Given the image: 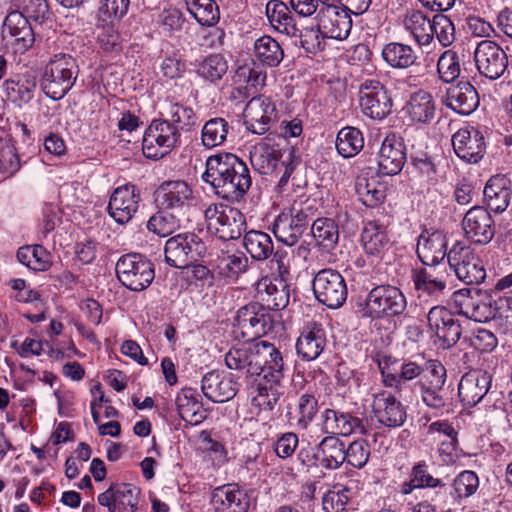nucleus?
I'll use <instances>...</instances> for the list:
<instances>
[{
  "label": "nucleus",
  "instance_id": "1",
  "mask_svg": "<svg viewBox=\"0 0 512 512\" xmlns=\"http://www.w3.org/2000/svg\"><path fill=\"white\" fill-rule=\"evenodd\" d=\"M261 374L255 380L256 394L252 401L261 410H272L283 394L281 382L288 366L283 353L272 343L260 341Z\"/></svg>",
  "mask_w": 512,
  "mask_h": 512
},
{
  "label": "nucleus",
  "instance_id": "2",
  "mask_svg": "<svg viewBox=\"0 0 512 512\" xmlns=\"http://www.w3.org/2000/svg\"><path fill=\"white\" fill-rule=\"evenodd\" d=\"M80 69L76 58L71 54H53L43 68L41 87L52 100H61L73 88Z\"/></svg>",
  "mask_w": 512,
  "mask_h": 512
},
{
  "label": "nucleus",
  "instance_id": "3",
  "mask_svg": "<svg viewBox=\"0 0 512 512\" xmlns=\"http://www.w3.org/2000/svg\"><path fill=\"white\" fill-rule=\"evenodd\" d=\"M407 311V298L400 288L391 284L373 287L362 304L359 313L371 320H392Z\"/></svg>",
  "mask_w": 512,
  "mask_h": 512
},
{
  "label": "nucleus",
  "instance_id": "4",
  "mask_svg": "<svg viewBox=\"0 0 512 512\" xmlns=\"http://www.w3.org/2000/svg\"><path fill=\"white\" fill-rule=\"evenodd\" d=\"M269 263L270 270L272 274L276 275V278L274 281L269 277L261 278L256 283V297L264 303L268 311H278L288 305L290 298L289 287L286 282L289 275L286 252L277 251Z\"/></svg>",
  "mask_w": 512,
  "mask_h": 512
},
{
  "label": "nucleus",
  "instance_id": "5",
  "mask_svg": "<svg viewBox=\"0 0 512 512\" xmlns=\"http://www.w3.org/2000/svg\"><path fill=\"white\" fill-rule=\"evenodd\" d=\"M421 379L414 384L422 401L432 409H443L451 405L452 390L446 385V368L436 359L427 360L424 364Z\"/></svg>",
  "mask_w": 512,
  "mask_h": 512
},
{
  "label": "nucleus",
  "instance_id": "6",
  "mask_svg": "<svg viewBox=\"0 0 512 512\" xmlns=\"http://www.w3.org/2000/svg\"><path fill=\"white\" fill-rule=\"evenodd\" d=\"M208 231L223 241L241 237L246 229L243 213L224 203H212L205 210Z\"/></svg>",
  "mask_w": 512,
  "mask_h": 512
},
{
  "label": "nucleus",
  "instance_id": "7",
  "mask_svg": "<svg viewBox=\"0 0 512 512\" xmlns=\"http://www.w3.org/2000/svg\"><path fill=\"white\" fill-rule=\"evenodd\" d=\"M452 305L457 314L476 322L496 319V299L487 290L460 289L452 295Z\"/></svg>",
  "mask_w": 512,
  "mask_h": 512
},
{
  "label": "nucleus",
  "instance_id": "8",
  "mask_svg": "<svg viewBox=\"0 0 512 512\" xmlns=\"http://www.w3.org/2000/svg\"><path fill=\"white\" fill-rule=\"evenodd\" d=\"M115 270L120 283L133 292L146 290L155 278L154 263L139 253L121 256Z\"/></svg>",
  "mask_w": 512,
  "mask_h": 512
},
{
  "label": "nucleus",
  "instance_id": "9",
  "mask_svg": "<svg viewBox=\"0 0 512 512\" xmlns=\"http://www.w3.org/2000/svg\"><path fill=\"white\" fill-rule=\"evenodd\" d=\"M180 140L177 127L166 119H155L146 129L142 150L148 160H160L174 149Z\"/></svg>",
  "mask_w": 512,
  "mask_h": 512
},
{
  "label": "nucleus",
  "instance_id": "10",
  "mask_svg": "<svg viewBox=\"0 0 512 512\" xmlns=\"http://www.w3.org/2000/svg\"><path fill=\"white\" fill-rule=\"evenodd\" d=\"M165 261L171 267L185 269L191 267L206 253V245L194 233L178 234L166 241Z\"/></svg>",
  "mask_w": 512,
  "mask_h": 512
},
{
  "label": "nucleus",
  "instance_id": "11",
  "mask_svg": "<svg viewBox=\"0 0 512 512\" xmlns=\"http://www.w3.org/2000/svg\"><path fill=\"white\" fill-rule=\"evenodd\" d=\"M272 327L271 314L258 302L241 307L234 318V333L245 342H252L265 335Z\"/></svg>",
  "mask_w": 512,
  "mask_h": 512
},
{
  "label": "nucleus",
  "instance_id": "12",
  "mask_svg": "<svg viewBox=\"0 0 512 512\" xmlns=\"http://www.w3.org/2000/svg\"><path fill=\"white\" fill-rule=\"evenodd\" d=\"M448 264L456 277L465 284H480L486 278L482 260L470 246L461 242H456L449 250Z\"/></svg>",
  "mask_w": 512,
  "mask_h": 512
},
{
  "label": "nucleus",
  "instance_id": "13",
  "mask_svg": "<svg viewBox=\"0 0 512 512\" xmlns=\"http://www.w3.org/2000/svg\"><path fill=\"white\" fill-rule=\"evenodd\" d=\"M315 298L330 309L341 307L347 299V285L344 277L331 268L316 273L312 282Z\"/></svg>",
  "mask_w": 512,
  "mask_h": 512
},
{
  "label": "nucleus",
  "instance_id": "14",
  "mask_svg": "<svg viewBox=\"0 0 512 512\" xmlns=\"http://www.w3.org/2000/svg\"><path fill=\"white\" fill-rule=\"evenodd\" d=\"M428 328L442 347L451 348L461 338L462 326L455 314L442 305L431 307L427 314Z\"/></svg>",
  "mask_w": 512,
  "mask_h": 512
},
{
  "label": "nucleus",
  "instance_id": "15",
  "mask_svg": "<svg viewBox=\"0 0 512 512\" xmlns=\"http://www.w3.org/2000/svg\"><path fill=\"white\" fill-rule=\"evenodd\" d=\"M154 201L157 208L170 209L185 216L193 205L194 194L185 181L167 180L155 190Z\"/></svg>",
  "mask_w": 512,
  "mask_h": 512
},
{
  "label": "nucleus",
  "instance_id": "16",
  "mask_svg": "<svg viewBox=\"0 0 512 512\" xmlns=\"http://www.w3.org/2000/svg\"><path fill=\"white\" fill-rule=\"evenodd\" d=\"M243 118L248 131L263 135L276 123L278 112L274 101L270 97L261 95L248 101L243 111Z\"/></svg>",
  "mask_w": 512,
  "mask_h": 512
},
{
  "label": "nucleus",
  "instance_id": "17",
  "mask_svg": "<svg viewBox=\"0 0 512 512\" xmlns=\"http://www.w3.org/2000/svg\"><path fill=\"white\" fill-rule=\"evenodd\" d=\"M359 104L364 115L374 120L386 118L392 110V99L377 80H366L360 86Z\"/></svg>",
  "mask_w": 512,
  "mask_h": 512
},
{
  "label": "nucleus",
  "instance_id": "18",
  "mask_svg": "<svg viewBox=\"0 0 512 512\" xmlns=\"http://www.w3.org/2000/svg\"><path fill=\"white\" fill-rule=\"evenodd\" d=\"M474 60L479 73L490 80L500 78L508 67L506 52L491 40L478 43L474 51Z\"/></svg>",
  "mask_w": 512,
  "mask_h": 512
},
{
  "label": "nucleus",
  "instance_id": "19",
  "mask_svg": "<svg viewBox=\"0 0 512 512\" xmlns=\"http://www.w3.org/2000/svg\"><path fill=\"white\" fill-rule=\"evenodd\" d=\"M462 229L465 238L477 245L490 243L496 232L495 221L483 206H474L466 212L462 220Z\"/></svg>",
  "mask_w": 512,
  "mask_h": 512
},
{
  "label": "nucleus",
  "instance_id": "20",
  "mask_svg": "<svg viewBox=\"0 0 512 512\" xmlns=\"http://www.w3.org/2000/svg\"><path fill=\"white\" fill-rule=\"evenodd\" d=\"M260 341L246 342L232 347L225 354V364L231 370L239 371L247 377L261 376Z\"/></svg>",
  "mask_w": 512,
  "mask_h": 512
},
{
  "label": "nucleus",
  "instance_id": "21",
  "mask_svg": "<svg viewBox=\"0 0 512 512\" xmlns=\"http://www.w3.org/2000/svg\"><path fill=\"white\" fill-rule=\"evenodd\" d=\"M260 341L246 342L232 347L225 354V364L231 370L239 371L247 377L261 376Z\"/></svg>",
  "mask_w": 512,
  "mask_h": 512
},
{
  "label": "nucleus",
  "instance_id": "22",
  "mask_svg": "<svg viewBox=\"0 0 512 512\" xmlns=\"http://www.w3.org/2000/svg\"><path fill=\"white\" fill-rule=\"evenodd\" d=\"M371 407L377 421L385 427H400L406 421L407 414L404 405L386 390L373 394Z\"/></svg>",
  "mask_w": 512,
  "mask_h": 512
},
{
  "label": "nucleus",
  "instance_id": "23",
  "mask_svg": "<svg viewBox=\"0 0 512 512\" xmlns=\"http://www.w3.org/2000/svg\"><path fill=\"white\" fill-rule=\"evenodd\" d=\"M239 386L234 375L218 370L207 372L201 380L203 395L214 403H224L233 399Z\"/></svg>",
  "mask_w": 512,
  "mask_h": 512
},
{
  "label": "nucleus",
  "instance_id": "24",
  "mask_svg": "<svg viewBox=\"0 0 512 512\" xmlns=\"http://www.w3.org/2000/svg\"><path fill=\"white\" fill-rule=\"evenodd\" d=\"M318 24L326 38L335 40H345L350 35L352 29L351 14L340 7L335 6L324 7L317 14Z\"/></svg>",
  "mask_w": 512,
  "mask_h": 512
},
{
  "label": "nucleus",
  "instance_id": "25",
  "mask_svg": "<svg viewBox=\"0 0 512 512\" xmlns=\"http://www.w3.org/2000/svg\"><path fill=\"white\" fill-rule=\"evenodd\" d=\"M140 196L134 185L117 187L108 203L109 215L119 224L129 222L139 207Z\"/></svg>",
  "mask_w": 512,
  "mask_h": 512
},
{
  "label": "nucleus",
  "instance_id": "26",
  "mask_svg": "<svg viewBox=\"0 0 512 512\" xmlns=\"http://www.w3.org/2000/svg\"><path fill=\"white\" fill-rule=\"evenodd\" d=\"M492 376L487 371L472 370L464 374L458 384L461 401L468 406H475L488 393Z\"/></svg>",
  "mask_w": 512,
  "mask_h": 512
},
{
  "label": "nucleus",
  "instance_id": "27",
  "mask_svg": "<svg viewBox=\"0 0 512 512\" xmlns=\"http://www.w3.org/2000/svg\"><path fill=\"white\" fill-rule=\"evenodd\" d=\"M326 333L321 324H307L296 342L297 355L304 361L316 360L326 347Z\"/></svg>",
  "mask_w": 512,
  "mask_h": 512
},
{
  "label": "nucleus",
  "instance_id": "28",
  "mask_svg": "<svg viewBox=\"0 0 512 512\" xmlns=\"http://www.w3.org/2000/svg\"><path fill=\"white\" fill-rule=\"evenodd\" d=\"M416 253L424 265H438L445 257L448 258L446 236L440 231L421 233L418 237Z\"/></svg>",
  "mask_w": 512,
  "mask_h": 512
},
{
  "label": "nucleus",
  "instance_id": "29",
  "mask_svg": "<svg viewBox=\"0 0 512 512\" xmlns=\"http://www.w3.org/2000/svg\"><path fill=\"white\" fill-rule=\"evenodd\" d=\"M3 35L12 38L20 51H26L35 41L28 17L20 11H12L5 17Z\"/></svg>",
  "mask_w": 512,
  "mask_h": 512
},
{
  "label": "nucleus",
  "instance_id": "30",
  "mask_svg": "<svg viewBox=\"0 0 512 512\" xmlns=\"http://www.w3.org/2000/svg\"><path fill=\"white\" fill-rule=\"evenodd\" d=\"M211 503L217 512H247L250 505L248 495L236 485L217 487Z\"/></svg>",
  "mask_w": 512,
  "mask_h": 512
},
{
  "label": "nucleus",
  "instance_id": "31",
  "mask_svg": "<svg viewBox=\"0 0 512 512\" xmlns=\"http://www.w3.org/2000/svg\"><path fill=\"white\" fill-rule=\"evenodd\" d=\"M486 205L495 213L504 212L511 200V181L505 175L497 174L487 181L484 190Z\"/></svg>",
  "mask_w": 512,
  "mask_h": 512
},
{
  "label": "nucleus",
  "instance_id": "32",
  "mask_svg": "<svg viewBox=\"0 0 512 512\" xmlns=\"http://www.w3.org/2000/svg\"><path fill=\"white\" fill-rule=\"evenodd\" d=\"M452 145L460 160L482 159L486 149L484 137L477 130H459L452 137Z\"/></svg>",
  "mask_w": 512,
  "mask_h": 512
},
{
  "label": "nucleus",
  "instance_id": "33",
  "mask_svg": "<svg viewBox=\"0 0 512 512\" xmlns=\"http://www.w3.org/2000/svg\"><path fill=\"white\" fill-rule=\"evenodd\" d=\"M175 403L180 418L191 425H198L207 417L206 410L200 401V395L194 388L181 389L176 396Z\"/></svg>",
  "mask_w": 512,
  "mask_h": 512
},
{
  "label": "nucleus",
  "instance_id": "34",
  "mask_svg": "<svg viewBox=\"0 0 512 512\" xmlns=\"http://www.w3.org/2000/svg\"><path fill=\"white\" fill-rule=\"evenodd\" d=\"M447 106L462 115H469L479 105V95L468 81H461L447 90Z\"/></svg>",
  "mask_w": 512,
  "mask_h": 512
},
{
  "label": "nucleus",
  "instance_id": "35",
  "mask_svg": "<svg viewBox=\"0 0 512 512\" xmlns=\"http://www.w3.org/2000/svg\"><path fill=\"white\" fill-rule=\"evenodd\" d=\"M37 87L36 77L31 74L18 75L3 83L6 98L15 106L21 108L33 98Z\"/></svg>",
  "mask_w": 512,
  "mask_h": 512
},
{
  "label": "nucleus",
  "instance_id": "36",
  "mask_svg": "<svg viewBox=\"0 0 512 512\" xmlns=\"http://www.w3.org/2000/svg\"><path fill=\"white\" fill-rule=\"evenodd\" d=\"M479 487V478L477 474L471 470L460 472L453 480L452 485L447 490V498L440 501L439 506L460 505L462 499L472 496Z\"/></svg>",
  "mask_w": 512,
  "mask_h": 512
},
{
  "label": "nucleus",
  "instance_id": "37",
  "mask_svg": "<svg viewBox=\"0 0 512 512\" xmlns=\"http://www.w3.org/2000/svg\"><path fill=\"white\" fill-rule=\"evenodd\" d=\"M163 114L178 130L188 131L198 123V116L194 109L172 96H167L163 103Z\"/></svg>",
  "mask_w": 512,
  "mask_h": 512
},
{
  "label": "nucleus",
  "instance_id": "38",
  "mask_svg": "<svg viewBox=\"0 0 512 512\" xmlns=\"http://www.w3.org/2000/svg\"><path fill=\"white\" fill-rule=\"evenodd\" d=\"M361 242L368 255H382L390 246L386 226L377 220L366 222L361 233Z\"/></svg>",
  "mask_w": 512,
  "mask_h": 512
},
{
  "label": "nucleus",
  "instance_id": "39",
  "mask_svg": "<svg viewBox=\"0 0 512 512\" xmlns=\"http://www.w3.org/2000/svg\"><path fill=\"white\" fill-rule=\"evenodd\" d=\"M356 192L367 207H375L385 199V187L373 176L372 167L357 177Z\"/></svg>",
  "mask_w": 512,
  "mask_h": 512
},
{
  "label": "nucleus",
  "instance_id": "40",
  "mask_svg": "<svg viewBox=\"0 0 512 512\" xmlns=\"http://www.w3.org/2000/svg\"><path fill=\"white\" fill-rule=\"evenodd\" d=\"M384 62L393 69L406 70L418 64L416 51L408 44L390 42L381 51Z\"/></svg>",
  "mask_w": 512,
  "mask_h": 512
},
{
  "label": "nucleus",
  "instance_id": "41",
  "mask_svg": "<svg viewBox=\"0 0 512 512\" xmlns=\"http://www.w3.org/2000/svg\"><path fill=\"white\" fill-rule=\"evenodd\" d=\"M410 477H413V483L420 489L430 488L434 490L430 496L432 502L439 505L440 501L446 500L449 486L430 473L429 467L425 461H420L413 466Z\"/></svg>",
  "mask_w": 512,
  "mask_h": 512
},
{
  "label": "nucleus",
  "instance_id": "42",
  "mask_svg": "<svg viewBox=\"0 0 512 512\" xmlns=\"http://www.w3.org/2000/svg\"><path fill=\"white\" fill-rule=\"evenodd\" d=\"M403 26L420 46H429L433 41L432 20L419 10L408 11L403 18Z\"/></svg>",
  "mask_w": 512,
  "mask_h": 512
},
{
  "label": "nucleus",
  "instance_id": "43",
  "mask_svg": "<svg viewBox=\"0 0 512 512\" xmlns=\"http://www.w3.org/2000/svg\"><path fill=\"white\" fill-rule=\"evenodd\" d=\"M403 111L412 122H429L435 113V103L432 95L424 90L414 92L404 106Z\"/></svg>",
  "mask_w": 512,
  "mask_h": 512
},
{
  "label": "nucleus",
  "instance_id": "44",
  "mask_svg": "<svg viewBox=\"0 0 512 512\" xmlns=\"http://www.w3.org/2000/svg\"><path fill=\"white\" fill-rule=\"evenodd\" d=\"M266 14L271 26L280 33L296 36L298 28L288 6L279 0H270L266 5Z\"/></svg>",
  "mask_w": 512,
  "mask_h": 512
},
{
  "label": "nucleus",
  "instance_id": "45",
  "mask_svg": "<svg viewBox=\"0 0 512 512\" xmlns=\"http://www.w3.org/2000/svg\"><path fill=\"white\" fill-rule=\"evenodd\" d=\"M248 257L241 252L218 256L216 260V273L228 283H235L240 275L245 273L250 264Z\"/></svg>",
  "mask_w": 512,
  "mask_h": 512
},
{
  "label": "nucleus",
  "instance_id": "46",
  "mask_svg": "<svg viewBox=\"0 0 512 512\" xmlns=\"http://www.w3.org/2000/svg\"><path fill=\"white\" fill-rule=\"evenodd\" d=\"M253 55L262 66L273 68L282 62L284 50L276 39L263 35L254 41Z\"/></svg>",
  "mask_w": 512,
  "mask_h": 512
},
{
  "label": "nucleus",
  "instance_id": "47",
  "mask_svg": "<svg viewBox=\"0 0 512 512\" xmlns=\"http://www.w3.org/2000/svg\"><path fill=\"white\" fill-rule=\"evenodd\" d=\"M320 465L328 470H336L345 463V443L336 436H326L317 445Z\"/></svg>",
  "mask_w": 512,
  "mask_h": 512
},
{
  "label": "nucleus",
  "instance_id": "48",
  "mask_svg": "<svg viewBox=\"0 0 512 512\" xmlns=\"http://www.w3.org/2000/svg\"><path fill=\"white\" fill-rule=\"evenodd\" d=\"M243 245L250 256L256 261H265L274 257V244L269 234L259 230H250L245 233Z\"/></svg>",
  "mask_w": 512,
  "mask_h": 512
},
{
  "label": "nucleus",
  "instance_id": "49",
  "mask_svg": "<svg viewBox=\"0 0 512 512\" xmlns=\"http://www.w3.org/2000/svg\"><path fill=\"white\" fill-rule=\"evenodd\" d=\"M412 281L420 300L430 297L437 301L447 286L443 279L433 277L426 269L414 270Z\"/></svg>",
  "mask_w": 512,
  "mask_h": 512
},
{
  "label": "nucleus",
  "instance_id": "50",
  "mask_svg": "<svg viewBox=\"0 0 512 512\" xmlns=\"http://www.w3.org/2000/svg\"><path fill=\"white\" fill-rule=\"evenodd\" d=\"M183 217L173 210L158 208L148 220L147 229L160 237H166L180 227Z\"/></svg>",
  "mask_w": 512,
  "mask_h": 512
},
{
  "label": "nucleus",
  "instance_id": "51",
  "mask_svg": "<svg viewBox=\"0 0 512 512\" xmlns=\"http://www.w3.org/2000/svg\"><path fill=\"white\" fill-rule=\"evenodd\" d=\"M231 188L219 190L218 195L227 200H239L251 186V177L246 162H236V168L228 179Z\"/></svg>",
  "mask_w": 512,
  "mask_h": 512
},
{
  "label": "nucleus",
  "instance_id": "52",
  "mask_svg": "<svg viewBox=\"0 0 512 512\" xmlns=\"http://www.w3.org/2000/svg\"><path fill=\"white\" fill-rule=\"evenodd\" d=\"M311 233L319 247L332 251L339 241L338 225L329 218H318L311 226Z\"/></svg>",
  "mask_w": 512,
  "mask_h": 512
},
{
  "label": "nucleus",
  "instance_id": "53",
  "mask_svg": "<svg viewBox=\"0 0 512 512\" xmlns=\"http://www.w3.org/2000/svg\"><path fill=\"white\" fill-rule=\"evenodd\" d=\"M20 263L34 271H46L51 266L50 253L42 245H27L17 251Z\"/></svg>",
  "mask_w": 512,
  "mask_h": 512
},
{
  "label": "nucleus",
  "instance_id": "54",
  "mask_svg": "<svg viewBox=\"0 0 512 512\" xmlns=\"http://www.w3.org/2000/svg\"><path fill=\"white\" fill-rule=\"evenodd\" d=\"M205 165L206 170L202 179L213 187L217 195L219 190L232 187L228 179L236 168V163L231 165V162H205Z\"/></svg>",
  "mask_w": 512,
  "mask_h": 512
},
{
  "label": "nucleus",
  "instance_id": "55",
  "mask_svg": "<svg viewBox=\"0 0 512 512\" xmlns=\"http://www.w3.org/2000/svg\"><path fill=\"white\" fill-rule=\"evenodd\" d=\"M188 12L202 26H212L220 19V10L215 0H184Z\"/></svg>",
  "mask_w": 512,
  "mask_h": 512
},
{
  "label": "nucleus",
  "instance_id": "56",
  "mask_svg": "<svg viewBox=\"0 0 512 512\" xmlns=\"http://www.w3.org/2000/svg\"><path fill=\"white\" fill-rule=\"evenodd\" d=\"M364 140L359 129L354 127L342 128L336 138V149L343 158L356 156L363 148Z\"/></svg>",
  "mask_w": 512,
  "mask_h": 512
},
{
  "label": "nucleus",
  "instance_id": "57",
  "mask_svg": "<svg viewBox=\"0 0 512 512\" xmlns=\"http://www.w3.org/2000/svg\"><path fill=\"white\" fill-rule=\"evenodd\" d=\"M272 231L276 239L287 246L295 245L304 233L301 224L298 226L294 223V218L286 213L276 218Z\"/></svg>",
  "mask_w": 512,
  "mask_h": 512
},
{
  "label": "nucleus",
  "instance_id": "58",
  "mask_svg": "<svg viewBox=\"0 0 512 512\" xmlns=\"http://www.w3.org/2000/svg\"><path fill=\"white\" fill-rule=\"evenodd\" d=\"M354 491L351 487L337 483L332 486L322 498V506L325 512H343L353 498Z\"/></svg>",
  "mask_w": 512,
  "mask_h": 512
},
{
  "label": "nucleus",
  "instance_id": "59",
  "mask_svg": "<svg viewBox=\"0 0 512 512\" xmlns=\"http://www.w3.org/2000/svg\"><path fill=\"white\" fill-rule=\"evenodd\" d=\"M229 124L224 118L216 117L208 120L201 131V140L205 147L213 148L221 145L227 137Z\"/></svg>",
  "mask_w": 512,
  "mask_h": 512
},
{
  "label": "nucleus",
  "instance_id": "60",
  "mask_svg": "<svg viewBox=\"0 0 512 512\" xmlns=\"http://www.w3.org/2000/svg\"><path fill=\"white\" fill-rule=\"evenodd\" d=\"M318 410V399L313 394H302L298 399L297 411L294 416L296 427L306 430L315 419Z\"/></svg>",
  "mask_w": 512,
  "mask_h": 512
},
{
  "label": "nucleus",
  "instance_id": "61",
  "mask_svg": "<svg viewBox=\"0 0 512 512\" xmlns=\"http://www.w3.org/2000/svg\"><path fill=\"white\" fill-rule=\"evenodd\" d=\"M228 64L221 54H211L205 57L197 66V73L202 78L216 82L227 73Z\"/></svg>",
  "mask_w": 512,
  "mask_h": 512
},
{
  "label": "nucleus",
  "instance_id": "62",
  "mask_svg": "<svg viewBox=\"0 0 512 512\" xmlns=\"http://www.w3.org/2000/svg\"><path fill=\"white\" fill-rule=\"evenodd\" d=\"M267 74L255 63L252 65L239 66L234 75V82L243 88L247 89L262 87L265 84ZM241 87H239V90Z\"/></svg>",
  "mask_w": 512,
  "mask_h": 512
},
{
  "label": "nucleus",
  "instance_id": "63",
  "mask_svg": "<svg viewBox=\"0 0 512 512\" xmlns=\"http://www.w3.org/2000/svg\"><path fill=\"white\" fill-rule=\"evenodd\" d=\"M391 360L392 358L390 356L378 357L376 359L384 385L389 388H394L399 396L404 399L411 398L413 390L403 385L400 373H392L389 371L388 365Z\"/></svg>",
  "mask_w": 512,
  "mask_h": 512
},
{
  "label": "nucleus",
  "instance_id": "64",
  "mask_svg": "<svg viewBox=\"0 0 512 512\" xmlns=\"http://www.w3.org/2000/svg\"><path fill=\"white\" fill-rule=\"evenodd\" d=\"M437 71L440 79L445 83H451L460 75V61L453 50L444 51L438 59Z\"/></svg>",
  "mask_w": 512,
  "mask_h": 512
}]
</instances>
